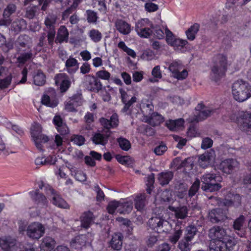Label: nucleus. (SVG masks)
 Masks as SVG:
<instances>
[{
	"instance_id": "nucleus-1",
	"label": "nucleus",
	"mask_w": 251,
	"mask_h": 251,
	"mask_svg": "<svg viewBox=\"0 0 251 251\" xmlns=\"http://www.w3.org/2000/svg\"><path fill=\"white\" fill-rule=\"evenodd\" d=\"M209 237L211 239L210 251H230L236 243L234 239L228 235L226 230L220 226H215L209 230Z\"/></svg>"
},
{
	"instance_id": "nucleus-2",
	"label": "nucleus",
	"mask_w": 251,
	"mask_h": 251,
	"mask_svg": "<svg viewBox=\"0 0 251 251\" xmlns=\"http://www.w3.org/2000/svg\"><path fill=\"white\" fill-rule=\"evenodd\" d=\"M232 93L236 101H244L251 97V86L243 80H237L232 85Z\"/></svg>"
},
{
	"instance_id": "nucleus-3",
	"label": "nucleus",
	"mask_w": 251,
	"mask_h": 251,
	"mask_svg": "<svg viewBox=\"0 0 251 251\" xmlns=\"http://www.w3.org/2000/svg\"><path fill=\"white\" fill-rule=\"evenodd\" d=\"M227 57L223 54L216 56V62L211 69L212 80L218 82L224 76L227 71Z\"/></svg>"
},
{
	"instance_id": "nucleus-4",
	"label": "nucleus",
	"mask_w": 251,
	"mask_h": 251,
	"mask_svg": "<svg viewBox=\"0 0 251 251\" xmlns=\"http://www.w3.org/2000/svg\"><path fill=\"white\" fill-rule=\"evenodd\" d=\"M30 134L35 145L37 149L41 152L44 151L43 144L49 141V137L42 134V127L38 123H34L30 128Z\"/></svg>"
},
{
	"instance_id": "nucleus-5",
	"label": "nucleus",
	"mask_w": 251,
	"mask_h": 251,
	"mask_svg": "<svg viewBox=\"0 0 251 251\" xmlns=\"http://www.w3.org/2000/svg\"><path fill=\"white\" fill-rule=\"evenodd\" d=\"M201 181L204 185L206 191L214 192L219 190L222 185L220 184L223 180L222 176L218 174L206 173L201 177Z\"/></svg>"
},
{
	"instance_id": "nucleus-6",
	"label": "nucleus",
	"mask_w": 251,
	"mask_h": 251,
	"mask_svg": "<svg viewBox=\"0 0 251 251\" xmlns=\"http://www.w3.org/2000/svg\"><path fill=\"white\" fill-rule=\"evenodd\" d=\"M182 64L178 61H173L169 66V70L172 73V76L178 80H183L188 75V71L186 69L180 70L182 69Z\"/></svg>"
},
{
	"instance_id": "nucleus-7",
	"label": "nucleus",
	"mask_w": 251,
	"mask_h": 251,
	"mask_svg": "<svg viewBox=\"0 0 251 251\" xmlns=\"http://www.w3.org/2000/svg\"><path fill=\"white\" fill-rule=\"evenodd\" d=\"M26 231L29 237L38 240L44 234L45 228L41 223L35 222L28 226Z\"/></svg>"
},
{
	"instance_id": "nucleus-8",
	"label": "nucleus",
	"mask_w": 251,
	"mask_h": 251,
	"mask_svg": "<svg viewBox=\"0 0 251 251\" xmlns=\"http://www.w3.org/2000/svg\"><path fill=\"white\" fill-rule=\"evenodd\" d=\"M241 203V197L239 194L228 192L221 201V204L226 206L238 207Z\"/></svg>"
},
{
	"instance_id": "nucleus-9",
	"label": "nucleus",
	"mask_w": 251,
	"mask_h": 251,
	"mask_svg": "<svg viewBox=\"0 0 251 251\" xmlns=\"http://www.w3.org/2000/svg\"><path fill=\"white\" fill-rule=\"evenodd\" d=\"M86 85L87 89L93 92L98 93L102 89V84L97 77L88 75L85 76Z\"/></svg>"
},
{
	"instance_id": "nucleus-10",
	"label": "nucleus",
	"mask_w": 251,
	"mask_h": 251,
	"mask_svg": "<svg viewBox=\"0 0 251 251\" xmlns=\"http://www.w3.org/2000/svg\"><path fill=\"white\" fill-rule=\"evenodd\" d=\"M99 122L103 128L107 130V131L110 132V129L116 128L119 125V117L117 113L113 114L109 119L101 117L100 118Z\"/></svg>"
},
{
	"instance_id": "nucleus-11",
	"label": "nucleus",
	"mask_w": 251,
	"mask_h": 251,
	"mask_svg": "<svg viewBox=\"0 0 251 251\" xmlns=\"http://www.w3.org/2000/svg\"><path fill=\"white\" fill-rule=\"evenodd\" d=\"M250 108L251 109V105ZM238 122L241 130L251 133V113L243 112L238 119Z\"/></svg>"
},
{
	"instance_id": "nucleus-12",
	"label": "nucleus",
	"mask_w": 251,
	"mask_h": 251,
	"mask_svg": "<svg viewBox=\"0 0 251 251\" xmlns=\"http://www.w3.org/2000/svg\"><path fill=\"white\" fill-rule=\"evenodd\" d=\"M166 224H168L167 221L157 217L151 218L149 221L150 228L157 233L165 231L163 227Z\"/></svg>"
},
{
	"instance_id": "nucleus-13",
	"label": "nucleus",
	"mask_w": 251,
	"mask_h": 251,
	"mask_svg": "<svg viewBox=\"0 0 251 251\" xmlns=\"http://www.w3.org/2000/svg\"><path fill=\"white\" fill-rule=\"evenodd\" d=\"M29 195L34 203L38 206H47L48 203L47 199L43 193H40L39 189L30 191Z\"/></svg>"
},
{
	"instance_id": "nucleus-14",
	"label": "nucleus",
	"mask_w": 251,
	"mask_h": 251,
	"mask_svg": "<svg viewBox=\"0 0 251 251\" xmlns=\"http://www.w3.org/2000/svg\"><path fill=\"white\" fill-rule=\"evenodd\" d=\"M208 218L210 221L212 223H217L224 221L226 218V216L223 209L221 208H214L209 212Z\"/></svg>"
},
{
	"instance_id": "nucleus-15",
	"label": "nucleus",
	"mask_w": 251,
	"mask_h": 251,
	"mask_svg": "<svg viewBox=\"0 0 251 251\" xmlns=\"http://www.w3.org/2000/svg\"><path fill=\"white\" fill-rule=\"evenodd\" d=\"M82 100L80 95L75 94L70 98L65 104V108L70 112L76 111V108L81 105Z\"/></svg>"
},
{
	"instance_id": "nucleus-16",
	"label": "nucleus",
	"mask_w": 251,
	"mask_h": 251,
	"mask_svg": "<svg viewBox=\"0 0 251 251\" xmlns=\"http://www.w3.org/2000/svg\"><path fill=\"white\" fill-rule=\"evenodd\" d=\"M237 164L236 161L232 158L225 159L220 163L219 169L224 173L230 174Z\"/></svg>"
},
{
	"instance_id": "nucleus-17",
	"label": "nucleus",
	"mask_w": 251,
	"mask_h": 251,
	"mask_svg": "<svg viewBox=\"0 0 251 251\" xmlns=\"http://www.w3.org/2000/svg\"><path fill=\"white\" fill-rule=\"evenodd\" d=\"M168 209L174 213L175 217L177 219H184L188 216V209L186 206L175 207L169 205Z\"/></svg>"
},
{
	"instance_id": "nucleus-18",
	"label": "nucleus",
	"mask_w": 251,
	"mask_h": 251,
	"mask_svg": "<svg viewBox=\"0 0 251 251\" xmlns=\"http://www.w3.org/2000/svg\"><path fill=\"white\" fill-rule=\"evenodd\" d=\"M115 25L117 30L123 35H128L131 32V26L130 24L123 19H117Z\"/></svg>"
},
{
	"instance_id": "nucleus-19",
	"label": "nucleus",
	"mask_w": 251,
	"mask_h": 251,
	"mask_svg": "<svg viewBox=\"0 0 251 251\" xmlns=\"http://www.w3.org/2000/svg\"><path fill=\"white\" fill-rule=\"evenodd\" d=\"M245 220V217L243 215H240L235 220L233 223V228L237 234L241 237H243L246 235V231L243 228Z\"/></svg>"
},
{
	"instance_id": "nucleus-20",
	"label": "nucleus",
	"mask_w": 251,
	"mask_h": 251,
	"mask_svg": "<svg viewBox=\"0 0 251 251\" xmlns=\"http://www.w3.org/2000/svg\"><path fill=\"white\" fill-rule=\"evenodd\" d=\"M95 217L93 213L90 211L84 212L80 217L81 226L87 229L94 223Z\"/></svg>"
},
{
	"instance_id": "nucleus-21",
	"label": "nucleus",
	"mask_w": 251,
	"mask_h": 251,
	"mask_svg": "<svg viewBox=\"0 0 251 251\" xmlns=\"http://www.w3.org/2000/svg\"><path fill=\"white\" fill-rule=\"evenodd\" d=\"M123 238L124 237L121 233H115L112 236L109 243L110 246L114 250H121L122 247Z\"/></svg>"
},
{
	"instance_id": "nucleus-22",
	"label": "nucleus",
	"mask_w": 251,
	"mask_h": 251,
	"mask_svg": "<svg viewBox=\"0 0 251 251\" xmlns=\"http://www.w3.org/2000/svg\"><path fill=\"white\" fill-rule=\"evenodd\" d=\"M69 31L65 25H61L58 29L55 39L56 43H67L69 40Z\"/></svg>"
},
{
	"instance_id": "nucleus-23",
	"label": "nucleus",
	"mask_w": 251,
	"mask_h": 251,
	"mask_svg": "<svg viewBox=\"0 0 251 251\" xmlns=\"http://www.w3.org/2000/svg\"><path fill=\"white\" fill-rule=\"evenodd\" d=\"M49 187L51 194L53 195L52 198V203L53 204L60 208H69V205L68 203L59 196L55 195V191L51 187L49 186Z\"/></svg>"
},
{
	"instance_id": "nucleus-24",
	"label": "nucleus",
	"mask_w": 251,
	"mask_h": 251,
	"mask_svg": "<svg viewBox=\"0 0 251 251\" xmlns=\"http://www.w3.org/2000/svg\"><path fill=\"white\" fill-rule=\"evenodd\" d=\"M55 243V241L53 238L46 236L43 239L40 244L41 251H51L54 249Z\"/></svg>"
},
{
	"instance_id": "nucleus-25",
	"label": "nucleus",
	"mask_w": 251,
	"mask_h": 251,
	"mask_svg": "<svg viewBox=\"0 0 251 251\" xmlns=\"http://www.w3.org/2000/svg\"><path fill=\"white\" fill-rule=\"evenodd\" d=\"M65 67L68 73L73 74L78 68V62L75 58L71 56L66 61Z\"/></svg>"
},
{
	"instance_id": "nucleus-26",
	"label": "nucleus",
	"mask_w": 251,
	"mask_h": 251,
	"mask_svg": "<svg viewBox=\"0 0 251 251\" xmlns=\"http://www.w3.org/2000/svg\"><path fill=\"white\" fill-rule=\"evenodd\" d=\"M181 224L182 222L177 221L176 224L174 234L169 237V241L173 244H176L182 235Z\"/></svg>"
},
{
	"instance_id": "nucleus-27",
	"label": "nucleus",
	"mask_w": 251,
	"mask_h": 251,
	"mask_svg": "<svg viewBox=\"0 0 251 251\" xmlns=\"http://www.w3.org/2000/svg\"><path fill=\"white\" fill-rule=\"evenodd\" d=\"M184 120L182 118L176 120H169L165 123L166 126L171 131H175L184 126Z\"/></svg>"
},
{
	"instance_id": "nucleus-28",
	"label": "nucleus",
	"mask_w": 251,
	"mask_h": 251,
	"mask_svg": "<svg viewBox=\"0 0 251 251\" xmlns=\"http://www.w3.org/2000/svg\"><path fill=\"white\" fill-rule=\"evenodd\" d=\"M147 196L145 193L136 196L134 199V205L137 211H141L145 207Z\"/></svg>"
},
{
	"instance_id": "nucleus-29",
	"label": "nucleus",
	"mask_w": 251,
	"mask_h": 251,
	"mask_svg": "<svg viewBox=\"0 0 251 251\" xmlns=\"http://www.w3.org/2000/svg\"><path fill=\"white\" fill-rule=\"evenodd\" d=\"M109 135H104L100 133H95L92 138L91 140L93 143L96 145H101L105 146L108 142Z\"/></svg>"
},
{
	"instance_id": "nucleus-30",
	"label": "nucleus",
	"mask_w": 251,
	"mask_h": 251,
	"mask_svg": "<svg viewBox=\"0 0 251 251\" xmlns=\"http://www.w3.org/2000/svg\"><path fill=\"white\" fill-rule=\"evenodd\" d=\"M60 76L55 78V83L57 84L60 81V90L63 92H66L70 87L71 82L68 76H63L61 74L59 75Z\"/></svg>"
},
{
	"instance_id": "nucleus-31",
	"label": "nucleus",
	"mask_w": 251,
	"mask_h": 251,
	"mask_svg": "<svg viewBox=\"0 0 251 251\" xmlns=\"http://www.w3.org/2000/svg\"><path fill=\"white\" fill-rule=\"evenodd\" d=\"M147 121L152 126H156L163 122L164 118L157 112H152L149 117Z\"/></svg>"
},
{
	"instance_id": "nucleus-32",
	"label": "nucleus",
	"mask_w": 251,
	"mask_h": 251,
	"mask_svg": "<svg viewBox=\"0 0 251 251\" xmlns=\"http://www.w3.org/2000/svg\"><path fill=\"white\" fill-rule=\"evenodd\" d=\"M200 25L198 23H195L188 28L185 31L187 38L190 41H193L195 39L196 35L200 30Z\"/></svg>"
},
{
	"instance_id": "nucleus-33",
	"label": "nucleus",
	"mask_w": 251,
	"mask_h": 251,
	"mask_svg": "<svg viewBox=\"0 0 251 251\" xmlns=\"http://www.w3.org/2000/svg\"><path fill=\"white\" fill-rule=\"evenodd\" d=\"M85 237L83 235H79L72 239L70 242V246L72 248L77 249L80 248L82 246L85 244Z\"/></svg>"
},
{
	"instance_id": "nucleus-34",
	"label": "nucleus",
	"mask_w": 251,
	"mask_h": 251,
	"mask_svg": "<svg viewBox=\"0 0 251 251\" xmlns=\"http://www.w3.org/2000/svg\"><path fill=\"white\" fill-rule=\"evenodd\" d=\"M133 209V202L131 201H120L118 212L120 214H128Z\"/></svg>"
},
{
	"instance_id": "nucleus-35",
	"label": "nucleus",
	"mask_w": 251,
	"mask_h": 251,
	"mask_svg": "<svg viewBox=\"0 0 251 251\" xmlns=\"http://www.w3.org/2000/svg\"><path fill=\"white\" fill-rule=\"evenodd\" d=\"M174 176L172 172H161L158 175V180L161 185L168 184Z\"/></svg>"
},
{
	"instance_id": "nucleus-36",
	"label": "nucleus",
	"mask_w": 251,
	"mask_h": 251,
	"mask_svg": "<svg viewBox=\"0 0 251 251\" xmlns=\"http://www.w3.org/2000/svg\"><path fill=\"white\" fill-rule=\"evenodd\" d=\"M41 102L43 105L51 108L55 107L58 104L57 99H51L50 97L46 94H44L42 96L41 98Z\"/></svg>"
},
{
	"instance_id": "nucleus-37",
	"label": "nucleus",
	"mask_w": 251,
	"mask_h": 251,
	"mask_svg": "<svg viewBox=\"0 0 251 251\" xmlns=\"http://www.w3.org/2000/svg\"><path fill=\"white\" fill-rule=\"evenodd\" d=\"M33 57L31 50L27 52H22L17 58V62L21 65L25 64L26 62L30 60Z\"/></svg>"
},
{
	"instance_id": "nucleus-38",
	"label": "nucleus",
	"mask_w": 251,
	"mask_h": 251,
	"mask_svg": "<svg viewBox=\"0 0 251 251\" xmlns=\"http://www.w3.org/2000/svg\"><path fill=\"white\" fill-rule=\"evenodd\" d=\"M56 19V16L54 15H48L46 18L44 24L48 30H55Z\"/></svg>"
},
{
	"instance_id": "nucleus-39",
	"label": "nucleus",
	"mask_w": 251,
	"mask_h": 251,
	"mask_svg": "<svg viewBox=\"0 0 251 251\" xmlns=\"http://www.w3.org/2000/svg\"><path fill=\"white\" fill-rule=\"evenodd\" d=\"M46 77L41 71H38L33 77L34 83L37 86H43L46 82Z\"/></svg>"
},
{
	"instance_id": "nucleus-40",
	"label": "nucleus",
	"mask_w": 251,
	"mask_h": 251,
	"mask_svg": "<svg viewBox=\"0 0 251 251\" xmlns=\"http://www.w3.org/2000/svg\"><path fill=\"white\" fill-rule=\"evenodd\" d=\"M119 147L123 151H128L131 147V143L127 139L120 137L117 139Z\"/></svg>"
},
{
	"instance_id": "nucleus-41",
	"label": "nucleus",
	"mask_w": 251,
	"mask_h": 251,
	"mask_svg": "<svg viewBox=\"0 0 251 251\" xmlns=\"http://www.w3.org/2000/svg\"><path fill=\"white\" fill-rule=\"evenodd\" d=\"M198 231L197 228L193 225L188 226L185 230V238L192 241Z\"/></svg>"
},
{
	"instance_id": "nucleus-42",
	"label": "nucleus",
	"mask_w": 251,
	"mask_h": 251,
	"mask_svg": "<svg viewBox=\"0 0 251 251\" xmlns=\"http://www.w3.org/2000/svg\"><path fill=\"white\" fill-rule=\"evenodd\" d=\"M151 75L153 78L149 79V81L154 83L158 82L157 79H160L162 77V73L160 70V67L159 65L155 66L152 70Z\"/></svg>"
},
{
	"instance_id": "nucleus-43",
	"label": "nucleus",
	"mask_w": 251,
	"mask_h": 251,
	"mask_svg": "<svg viewBox=\"0 0 251 251\" xmlns=\"http://www.w3.org/2000/svg\"><path fill=\"white\" fill-rule=\"evenodd\" d=\"M89 36L95 43L100 42L102 38L101 33L97 29H92L89 32Z\"/></svg>"
},
{
	"instance_id": "nucleus-44",
	"label": "nucleus",
	"mask_w": 251,
	"mask_h": 251,
	"mask_svg": "<svg viewBox=\"0 0 251 251\" xmlns=\"http://www.w3.org/2000/svg\"><path fill=\"white\" fill-rule=\"evenodd\" d=\"M87 20L88 23L94 24L96 23L99 17L97 13L92 10H87L86 11Z\"/></svg>"
},
{
	"instance_id": "nucleus-45",
	"label": "nucleus",
	"mask_w": 251,
	"mask_h": 251,
	"mask_svg": "<svg viewBox=\"0 0 251 251\" xmlns=\"http://www.w3.org/2000/svg\"><path fill=\"white\" fill-rule=\"evenodd\" d=\"M17 9V7L15 4L13 3L8 4L6 8L4 9L3 12V17L4 18H10L11 15L15 13Z\"/></svg>"
},
{
	"instance_id": "nucleus-46",
	"label": "nucleus",
	"mask_w": 251,
	"mask_h": 251,
	"mask_svg": "<svg viewBox=\"0 0 251 251\" xmlns=\"http://www.w3.org/2000/svg\"><path fill=\"white\" fill-rule=\"evenodd\" d=\"M71 141L74 144L81 146L84 144L86 141L85 137L79 134H74L71 137Z\"/></svg>"
},
{
	"instance_id": "nucleus-47",
	"label": "nucleus",
	"mask_w": 251,
	"mask_h": 251,
	"mask_svg": "<svg viewBox=\"0 0 251 251\" xmlns=\"http://www.w3.org/2000/svg\"><path fill=\"white\" fill-rule=\"evenodd\" d=\"M13 243L11 239L7 237L0 238V247L1 250L11 251V247Z\"/></svg>"
},
{
	"instance_id": "nucleus-48",
	"label": "nucleus",
	"mask_w": 251,
	"mask_h": 251,
	"mask_svg": "<svg viewBox=\"0 0 251 251\" xmlns=\"http://www.w3.org/2000/svg\"><path fill=\"white\" fill-rule=\"evenodd\" d=\"M191 241L184 238L179 242L178 248L181 251H190L191 247V245L190 243Z\"/></svg>"
},
{
	"instance_id": "nucleus-49",
	"label": "nucleus",
	"mask_w": 251,
	"mask_h": 251,
	"mask_svg": "<svg viewBox=\"0 0 251 251\" xmlns=\"http://www.w3.org/2000/svg\"><path fill=\"white\" fill-rule=\"evenodd\" d=\"M119 207L120 201L115 200L109 202L107 206V210L109 214H113L117 209H118L117 211L118 212Z\"/></svg>"
},
{
	"instance_id": "nucleus-50",
	"label": "nucleus",
	"mask_w": 251,
	"mask_h": 251,
	"mask_svg": "<svg viewBox=\"0 0 251 251\" xmlns=\"http://www.w3.org/2000/svg\"><path fill=\"white\" fill-rule=\"evenodd\" d=\"M211 111L210 110H203L200 111L199 114L196 116L195 121L197 122L202 121L210 116Z\"/></svg>"
},
{
	"instance_id": "nucleus-51",
	"label": "nucleus",
	"mask_w": 251,
	"mask_h": 251,
	"mask_svg": "<svg viewBox=\"0 0 251 251\" xmlns=\"http://www.w3.org/2000/svg\"><path fill=\"white\" fill-rule=\"evenodd\" d=\"M12 79V76L10 74L3 79H0V89L3 90L7 88L10 85Z\"/></svg>"
},
{
	"instance_id": "nucleus-52",
	"label": "nucleus",
	"mask_w": 251,
	"mask_h": 251,
	"mask_svg": "<svg viewBox=\"0 0 251 251\" xmlns=\"http://www.w3.org/2000/svg\"><path fill=\"white\" fill-rule=\"evenodd\" d=\"M232 33L229 32L226 34L223 39L222 47L224 48V50H228L231 46V35Z\"/></svg>"
},
{
	"instance_id": "nucleus-53",
	"label": "nucleus",
	"mask_w": 251,
	"mask_h": 251,
	"mask_svg": "<svg viewBox=\"0 0 251 251\" xmlns=\"http://www.w3.org/2000/svg\"><path fill=\"white\" fill-rule=\"evenodd\" d=\"M136 32L140 37L142 38H148L152 35L153 30H152L150 28L147 27L143 29H139V30Z\"/></svg>"
},
{
	"instance_id": "nucleus-54",
	"label": "nucleus",
	"mask_w": 251,
	"mask_h": 251,
	"mask_svg": "<svg viewBox=\"0 0 251 251\" xmlns=\"http://www.w3.org/2000/svg\"><path fill=\"white\" fill-rule=\"evenodd\" d=\"M188 42L186 40H183L179 38H176L172 46L178 50H181Z\"/></svg>"
},
{
	"instance_id": "nucleus-55",
	"label": "nucleus",
	"mask_w": 251,
	"mask_h": 251,
	"mask_svg": "<svg viewBox=\"0 0 251 251\" xmlns=\"http://www.w3.org/2000/svg\"><path fill=\"white\" fill-rule=\"evenodd\" d=\"M117 161L120 164L128 166L130 158L128 156H123L119 154H116L115 156Z\"/></svg>"
},
{
	"instance_id": "nucleus-56",
	"label": "nucleus",
	"mask_w": 251,
	"mask_h": 251,
	"mask_svg": "<svg viewBox=\"0 0 251 251\" xmlns=\"http://www.w3.org/2000/svg\"><path fill=\"white\" fill-rule=\"evenodd\" d=\"M144 7L146 11L150 13L156 11L158 9V5L152 1L146 2Z\"/></svg>"
},
{
	"instance_id": "nucleus-57",
	"label": "nucleus",
	"mask_w": 251,
	"mask_h": 251,
	"mask_svg": "<svg viewBox=\"0 0 251 251\" xmlns=\"http://www.w3.org/2000/svg\"><path fill=\"white\" fill-rule=\"evenodd\" d=\"M200 182L197 180L192 185L188 191V195L190 197L195 196L200 188Z\"/></svg>"
},
{
	"instance_id": "nucleus-58",
	"label": "nucleus",
	"mask_w": 251,
	"mask_h": 251,
	"mask_svg": "<svg viewBox=\"0 0 251 251\" xmlns=\"http://www.w3.org/2000/svg\"><path fill=\"white\" fill-rule=\"evenodd\" d=\"M111 75L110 73L106 70H100L98 71L96 74V77L98 79L100 78L103 80H109Z\"/></svg>"
},
{
	"instance_id": "nucleus-59",
	"label": "nucleus",
	"mask_w": 251,
	"mask_h": 251,
	"mask_svg": "<svg viewBox=\"0 0 251 251\" xmlns=\"http://www.w3.org/2000/svg\"><path fill=\"white\" fill-rule=\"evenodd\" d=\"M150 22V20L147 19H143L141 20H139L136 23L135 25V30L137 31L139 30V29H142L144 28L147 27V25Z\"/></svg>"
},
{
	"instance_id": "nucleus-60",
	"label": "nucleus",
	"mask_w": 251,
	"mask_h": 251,
	"mask_svg": "<svg viewBox=\"0 0 251 251\" xmlns=\"http://www.w3.org/2000/svg\"><path fill=\"white\" fill-rule=\"evenodd\" d=\"M165 34L167 43L172 46L176 38H175L173 33L167 27L165 28Z\"/></svg>"
},
{
	"instance_id": "nucleus-61",
	"label": "nucleus",
	"mask_w": 251,
	"mask_h": 251,
	"mask_svg": "<svg viewBox=\"0 0 251 251\" xmlns=\"http://www.w3.org/2000/svg\"><path fill=\"white\" fill-rule=\"evenodd\" d=\"M98 9L100 13L105 15L107 12V6L105 0H99L98 4Z\"/></svg>"
},
{
	"instance_id": "nucleus-62",
	"label": "nucleus",
	"mask_w": 251,
	"mask_h": 251,
	"mask_svg": "<svg viewBox=\"0 0 251 251\" xmlns=\"http://www.w3.org/2000/svg\"><path fill=\"white\" fill-rule=\"evenodd\" d=\"M154 182V179L153 176H149L148 178V183L146 184L147 188L146 191L147 193L149 194H151V192L154 188L153 184Z\"/></svg>"
},
{
	"instance_id": "nucleus-63",
	"label": "nucleus",
	"mask_w": 251,
	"mask_h": 251,
	"mask_svg": "<svg viewBox=\"0 0 251 251\" xmlns=\"http://www.w3.org/2000/svg\"><path fill=\"white\" fill-rule=\"evenodd\" d=\"M36 9L37 8L36 6H33L32 7L27 8L25 13L26 17L29 19H33L36 13Z\"/></svg>"
},
{
	"instance_id": "nucleus-64",
	"label": "nucleus",
	"mask_w": 251,
	"mask_h": 251,
	"mask_svg": "<svg viewBox=\"0 0 251 251\" xmlns=\"http://www.w3.org/2000/svg\"><path fill=\"white\" fill-rule=\"evenodd\" d=\"M167 150L166 145L161 144L155 148L154 150V153L157 155H162Z\"/></svg>"
}]
</instances>
